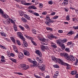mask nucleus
<instances>
[{"label": "nucleus", "instance_id": "36", "mask_svg": "<svg viewBox=\"0 0 78 78\" xmlns=\"http://www.w3.org/2000/svg\"><path fill=\"white\" fill-rule=\"evenodd\" d=\"M71 73L72 75H75V74H76V71H73Z\"/></svg>", "mask_w": 78, "mask_h": 78}, {"label": "nucleus", "instance_id": "29", "mask_svg": "<svg viewBox=\"0 0 78 78\" xmlns=\"http://www.w3.org/2000/svg\"><path fill=\"white\" fill-rule=\"evenodd\" d=\"M32 63H33L34 66H36L37 64V62L35 61H32Z\"/></svg>", "mask_w": 78, "mask_h": 78}, {"label": "nucleus", "instance_id": "48", "mask_svg": "<svg viewBox=\"0 0 78 78\" xmlns=\"http://www.w3.org/2000/svg\"><path fill=\"white\" fill-rule=\"evenodd\" d=\"M70 49L68 48H66L65 49L66 51H69Z\"/></svg>", "mask_w": 78, "mask_h": 78}, {"label": "nucleus", "instance_id": "26", "mask_svg": "<svg viewBox=\"0 0 78 78\" xmlns=\"http://www.w3.org/2000/svg\"><path fill=\"white\" fill-rule=\"evenodd\" d=\"M19 27L20 28L21 30H22V31H24V30H25V28H24V27H22V26H19Z\"/></svg>", "mask_w": 78, "mask_h": 78}, {"label": "nucleus", "instance_id": "31", "mask_svg": "<svg viewBox=\"0 0 78 78\" xmlns=\"http://www.w3.org/2000/svg\"><path fill=\"white\" fill-rule=\"evenodd\" d=\"M32 33L33 34H36V30L32 29Z\"/></svg>", "mask_w": 78, "mask_h": 78}, {"label": "nucleus", "instance_id": "9", "mask_svg": "<svg viewBox=\"0 0 78 78\" xmlns=\"http://www.w3.org/2000/svg\"><path fill=\"white\" fill-rule=\"evenodd\" d=\"M40 69L42 72L45 71V66L41 63H40Z\"/></svg>", "mask_w": 78, "mask_h": 78}, {"label": "nucleus", "instance_id": "19", "mask_svg": "<svg viewBox=\"0 0 78 78\" xmlns=\"http://www.w3.org/2000/svg\"><path fill=\"white\" fill-rule=\"evenodd\" d=\"M43 45H42L41 46V49L42 50H45V49H47V48H48V47L46 46L45 47L44 46H43Z\"/></svg>", "mask_w": 78, "mask_h": 78}, {"label": "nucleus", "instance_id": "11", "mask_svg": "<svg viewBox=\"0 0 78 78\" xmlns=\"http://www.w3.org/2000/svg\"><path fill=\"white\" fill-rule=\"evenodd\" d=\"M23 51L24 54L25 56H29L30 55V52L26 50H24Z\"/></svg>", "mask_w": 78, "mask_h": 78}, {"label": "nucleus", "instance_id": "38", "mask_svg": "<svg viewBox=\"0 0 78 78\" xmlns=\"http://www.w3.org/2000/svg\"><path fill=\"white\" fill-rule=\"evenodd\" d=\"M28 12H30V13H31L32 14H33L34 13V12L32 10H28Z\"/></svg>", "mask_w": 78, "mask_h": 78}, {"label": "nucleus", "instance_id": "57", "mask_svg": "<svg viewBox=\"0 0 78 78\" xmlns=\"http://www.w3.org/2000/svg\"><path fill=\"white\" fill-rule=\"evenodd\" d=\"M58 73H59V72H58V71H57V72H56L55 73V75H57V76H58Z\"/></svg>", "mask_w": 78, "mask_h": 78}, {"label": "nucleus", "instance_id": "58", "mask_svg": "<svg viewBox=\"0 0 78 78\" xmlns=\"http://www.w3.org/2000/svg\"><path fill=\"white\" fill-rule=\"evenodd\" d=\"M55 12H52V13H51V15L52 16H54V15H55Z\"/></svg>", "mask_w": 78, "mask_h": 78}, {"label": "nucleus", "instance_id": "52", "mask_svg": "<svg viewBox=\"0 0 78 78\" xmlns=\"http://www.w3.org/2000/svg\"><path fill=\"white\" fill-rule=\"evenodd\" d=\"M1 61L2 62H5L6 61H5V60H4V59H1Z\"/></svg>", "mask_w": 78, "mask_h": 78}, {"label": "nucleus", "instance_id": "25", "mask_svg": "<svg viewBox=\"0 0 78 78\" xmlns=\"http://www.w3.org/2000/svg\"><path fill=\"white\" fill-rule=\"evenodd\" d=\"M25 27L26 28V29H27V30H30V27H29V26L28 25L26 24L25 25Z\"/></svg>", "mask_w": 78, "mask_h": 78}, {"label": "nucleus", "instance_id": "1", "mask_svg": "<svg viewBox=\"0 0 78 78\" xmlns=\"http://www.w3.org/2000/svg\"><path fill=\"white\" fill-rule=\"evenodd\" d=\"M52 59L53 60V61H56L58 63H59V64H61L62 65H63L64 66H67V69H70L71 68L70 66L69 65V64L64 63L62 62V61L61 59L60 58H57L55 57H52Z\"/></svg>", "mask_w": 78, "mask_h": 78}, {"label": "nucleus", "instance_id": "37", "mask_svg": "<svg viewBox=\"0 0 78 78\" xmlns=\"http://www.w3.org/2000/svg\"><path fill=\"white\" fill-rule=\"evenodd\" d=\"M35 53L37 54V55H39V51L38 50H37L35 51Z\"/></svg>", "mask_w": 78, "mask_h": 78}, {"label": "nucleus", "instance_id": "28", "mask_svg": "<svg viewBox=\"0 0 78 78\" xmlns=\"http://www.w3.org/2000/svg\"><path fill=\"white\" fill-rule=\"evenodd\" d=\"M0 47L1 48H2V49H4V50H6V48L5 46H4L0 44Z\"/></svg>", "mask_w": 78, "mask_h": 78}, {"label": "nucleus", "instance_id": "63", "mask_svg": "<svg viewBox=\"0 0 78 78\" xmlns=\"http://www.w3.org/2000/svg\"><path fill=\"white\" fill-rule=\"evenodd\" d=\"M7 56H9V57H11V53H8L7 54Z\"/></svg>", "mask_w": 78, "mask_h": 78}, {"label": "nucleus", "instance_id": "43", "mask_svg": "<svg viewBox=\"0 0 78 78\" xmlns=\"http://www.w3.org/2000/svg\"><path fill=\"white\" fill-rule=\"evenodd\" d=\"M40 8H43V4L41 3L40 5Z\"/></svg>", "mask_w": 78, "mask_h": 78}, {"label": "nucleus", "instance_id": "47", "mask_svg": "<svg viewBox=\"0 0 78 78\" xmlns=\"http://www.w3.org/2000/svg\"><path fill=\"white\" fill-rule=\"evenodd\" d=\"M28 61H29V62H33V61L32 60H31V59L30 58H28Z\"/></svg>", "mask_w": 78, "mask_h": 78}, {"label": "nucleus", "instance_id": "14", "mask_svg": "<svg viewBox=\"0 0 78 78\" xmlns=\"http://www.w3.org/2000/svg\"><path fill=\"white\" fill-rule=\"evenodd\" d=\"M7 21L9 22V23H10V21L11 22V23H12L13 24H15V22L12 20L10 19V18H9L7 19Z\"/></svg>", "mask_w": 78, "mask_h": 78}, {"label": "nucleus", "instance_id": "62", "mask_svg": "<svg viewBox=\"0 0 78 78\" xmlns=\"http://www.w3.org/2000/svg\"><path fill=\"white\" fill-rule=\"evenodd\" d=\"M14 25L13 26L14 28H17V26L16 25V24H14Z\"/></svg>", "mask_w": 78, "mask_h": 78}, {"label": "nucleus", "instance_id": "18", "mask_svg": "<svg viewBox=\"0 0 78 78\" xmlns=\"http://www.w3.org/2000/svg\"><path fill=\"white\" fill-rule=\"evenodd\" d=\"M24 17L25 18L27 19V20H30V16H29L27 14H24Z\"/></svg>", "mask_w": 78, "mask_h": 78}, {"label": "nucleus", "instance_id": "60", "mask_svg": "<svg viewBox=\"0 0 78 78\" xmlns=\"http://www.w3.org/2000/svg\"><path fill=\"white\" fill-rule=\"evenodd\" d=\"M74 38L75 39H77V38H78V34H77L75 36Z\"/></svg>", "mask_w": 78, "mask_h": 78}, {"label": "nucleus", "instance_id": "46", "mask_svg": "<svg viewBox=\"0 0 78 78\" xmlns=\"http://www.w3.org/2000/svg\"><path fill=\"white\" fill-rule=\"evenodd\" d=\"M48 3L49 5H52L53 4V2L51 1H50L48 2Z\"/></svg>", "mask_w": 78, "mask_h": 78}, {"label": "nucleus", "instance_id": "22", "mask_svg": "<svg viewBox=\"0 0 78 78\" xmlns=\"http://www.w3.org/2000/svg\"><path fill=\"white\" fill-rule=\"evenodd\" d=\"M9 59L10 60H11V61H12V62H15V63H16V62H17V60L15 59L12 58H10Z\"/></svg>", "mask_w": 78, "mask_h": 78}, {"label": "nucleus", "instance_id": "33", "mask_svg": "<svg viewBox=\"0 0 78 78\" xmlns=\"http://www.w3.org/2000/svg\"><path fill=\"white\" fill-rule=\"evenodd\" d=\"M50 37H51V38H55V39H58V38L57 37L54 36L52 35H51Z\"/></svg>", "mask_w": 78, "mask_h": 78}, {"label": "nucleus", "instance_id": "4", "mask_svg": "<svg viewBox=\"0 0 78 78\" xmlns=\"http://www.w3.org/2000/svg\"><path fill=\"white\" fill-rule=\"evenodd\" d=\"M0 14L1 15H2L3 17L5 18V19H8L9 17L8 15L6 14H4V12L1 9H0Z\"/></svg>", "mask_w": 78, "mask_h": 78}, {"label": "nucleus", "instance_id": "7", "mask_svg": "<svg viewBox=\"0 0 78 78\" xmlns=\"http://www.w3.org/2000/svg\"><path fill=\"white\" fill-rule=\"evenodd\" d=\"M20 67L22 68L23 70H24L29 69L30 67L28 66H27L25 64H22L20 65Z\"/></svg>", "mask_w": 78, "mask_h": 78}, {"label": "nucleus", "instance_id": "51", "mask_svg": "<svg viewBox=\"0 0 78 78\" xmlns=\"http://www.w3.org/2000/svg\"><path fill=\"white\" fill-rule=\"evenodd\" d=\"M47 12H43L42 13V14H43V15H46L47 14Z\"/></svg>", "mask_w": 78, "mask_h": 78}, {"label": "nucleus", "instance_id": "39", "mask_svg": "<svg viewBox=\"0 0 78 78\" xmlns=\"http://www.w3.org/2000/svg\"><path fill=\"white\" fill-rule=\"evenodd\" d=\"M64 4V5H67L68 4V2H65L64 1L62 4Z\"/></svg>", "mask_w": 78, "mask_h": 78}, {"label": "nucleus", "instance_id": "49", "mask_svg": "<svg viewBox=\"0 0 78 78\" xmlns=\"http://www.w3.org/2000/svg\"><path fill=\"white\" fill-rule=\"evenodd\" d=\"M58 76V75H56L55 74L53 76V78H57V76Z\"/></svg>", "mask_w": 78, "mask_h": 78}, {"label": "nucleus", "instance_id": "13", "mask_svg": "<svg viewBox=\"0 0 78 78\" xmlns=\"http://www.w3.org/2000/svg\"><path fill=\"white\" fill-rule=\"evenodd\" d=\"M19 57L20 59H22L23 58V57H24V55H23L22 53L20 52L19 53Z\"/></svg>", "mask_w": 78, "mask_h": 78}, {"label": "nucleus", "instance_id": "5", "mask_svg": "<svg viewBox=\"0 0 78 78\" xmlns=\"http://www.w3.org/2000/svg\"><path fill=\"white\" fill-rule=\"evenodd\" d=\"M25 36L27 38V39H30V40H31V42L34 45H35V46H36V45H37V44H36V42H35L33 41L32 40H33V38L27 35H25Z\"/></svg>", "mask_w": 78, "mask_h": 78}, {"label": "nucleus", "instance_id": "45", "mask_svg": "<svg viewBox=\"0 0 78 78\" xmlns=\"http://www.w3.org/2000/svg\"><path fill=\"white\" fill-rule=\"evenodd\" d=\"M58 16H54L53 17V19H58Z\"/></svg>", "mask_w": 78, "mask_h": 78}, {"label": "nucleus", "instance_id": "59", "mask_svg": "<svg viewBox=\"0 0 78 78\" xmlns=\"http://www.w3.org/2000/svg\"><path fill=\"white\" fill-rule=\"evenodd\" d=\"M39 55L40 57H41V58L42 57V53L40 51L39 52Z\"/></svg>", "mask_w": 78, "mask_h": 78}, {"label": "nucleus", "instance_id": "2", "mask_svg": "<svg viewBox=\"0 0 78 78\" xmlns=\"http://www.w3.org/2000/svg\"><path fill=\"white\" fill-rule=\"evenodd\" d=\"M46 18L45 19L46 22H45V24L48 25H50V23H53L54 21H51V20H50V18L48 16H46Z\"/></svg>", "mask_w": 78, "mask_h": 78}, {"label": "nucleus", "instance_id": "40", "mask_svg": "<svg viewBox=\"0 0 78 78\" xmlns=\"http://www.w3.org/2000/svg\"><path fill=\"white\" fill-rule=\"evenodd\" d=\"M34 15H35V16H39V14H38L37 13L34 12Z\"/></svg>", "mask_w": 78, "mask_h": 78}, {"label": "nucleus", "instance_id": "50", "mask_svg": "<svg viewBox=\"0 0 78 78\" xmlns=\"http://www.w3.org/2000/svg\"><path fill=\"white\" fill-rule=\"evenodd\" d=\"M39 61L40 62H41V63H42L43 62V59L42 58H40Z\"/></svg>", "mask_w": 78, "mask_h": 78}, {"label": "nucleus", "instance_id": "44", "mask_svg": "<svg viewBox=\"0 0 78 78\" xmlns=\"http://www.w3.org/2000/svg\"><path fill=\"white\" fill-rule=\"evenodd\" d=\"M51 46L53 47H54V48H56L57 47V46H56V45L53 44H51Z\"/></svg>", "mask_w": 78, "mask_h": 78}, {"label": "nucleus", "instance_id": "20", "mask_svg": "<svg viewBox=\"0 0 78 78\" xmlns=\"http://www.w3.org/2000/svg\"><path fill=\"white\" fill-rule=\"evenodd\" d=\"M21 20L22 21V22H23L24 23H27V22H28V21H27V20L26 19L23 17H22L21 18Z\"/></svg>", "mask_w": 78, "mask_h": 78}, {"label": "nucleus", "instance_id": "34", "mask_svg": "<svg viewBox=\"0 0 78 78\" xmlns=\"http://www.w3.org/2000/svg\"><path fill=\"white\" fill-rule=\"evenodd\" d=\"M53 67L55 68H59V66L58 65H54L53 66Z\"/></svg>", "mask_w": 78, "mask_h": 78}, {"label": "nucleus", "instance_id": "15", "mask_svg": "<svg viewBox=\"0 0 78 78\" xmlns=\"http://www.w3.org/2000/svg\"><path fill=\"white\" fill-rule=\"evenodd\" d=\"M23 41V43L24 44V45L25 47H27L28 46V43L26 42L25 41V38H24V40H22Z\"/></svg>", "mask_w": 78, "mask_h": 78}, {"label": "nucleus", "instance_id": "3", "mask_svg": "<svg viewBox=\"0 0 78 78\" xmlns=\"http://www.w3.org/2000/svg\"><path fill=\"white\" fill-rule=\"evenodd\" d=\"M40 40L42 42H41V44L42 45H47L48 44V40H46L44 38H42L40 39Z\"/></svg>", "mask_w": 78, "mask_h": 78}, {"label": "nucleus", "instance_id": "17", "mask_svg": "<svg viewBox=\"0 0 78 78\" xmlns=\"http://www.w3.org/2000/svg\"><path fill=\"white\" fill-rule=\"evenodd\" d=\"M69 59H70L71 61H75V59L74 58V57L73 55H70L69 57Z\"/></svg>", "mask_w": 78, "mask_h": 78}, {"label": "nucleus", "instance_id": "55", "mask_svg": "<svg viewBox=\"0 0 78 78\" xmlns=\"http://www.w3.org/2000/svg\"><path fill=\"white\" fill-rule=\"evenodd\" d=\"M58 32L60 33H63V31H62V30H58Z\"/></svg>", "mask_w": 78, "mask_h": 78}, {"label": "nucleus", "instance_id": "23", "mask_svg": "<svg viewBox=\"0 0 78 78\" xmlns=\"http://www.w3.org/2000/svg\"><path fill=\"white\" fill-rule=\"evenodd\" d=\"M10 39L12 41V42H13V43H16V40H15V39H14V37H10Z\"/></svg>", "mask_w": 78, "mask_h": 78}, {"label": "nucleus", "instance_id": "61", "mask_svg": "<svg viewBox=\"0 0 78 78\" xmlns=\"http://www.w3.org/2000/svg\"><path fill=\"white\" fill-rule=\"evenodd\" d=\"M64 53H60V55L62 56H64Z\"/></svg>", "mask_w": 78, "mask_h": 78}, {"label": "nucleus", "instance_id": "56", "mask_svg": "<svg viewBox=\"0 0 78 78\" xmlns=\"http://www.w3.org/2000/svg\"><path fill=\"white\" fill-rule=\"evenodd\" d=\"M34 76L35 77V78H39V77L38 76H37V75L36 74H34Z\"/></svg>", "mask_w": 78, "mask_h": 78}, {"label": "nucleus", "instance_id": "24", "mask_svg": "<svg viewBox=\"0 0 78 78\" xmlns=\"http://www.w3.org/2000/svg\"><path fill=\"white\" fill-rule=\"evenodd\" d=\"M0 33L2 36H4V37H6V34L5 33L1 32H0Z\"/></svg>", "mask_w": 78, "mask_h": 78}, {"label": "nucleus", "instance_id": "27", "mask_svg": "<svg viewBox=\"0 0 78 78\" xmlns=\"http://www.w3.org/2000/svg\"><path fill=\"white\" fill-rule=\"evenodd\" d=\"M16 42L17 44H18V45H20V46L21 45V43H20V41H19V40H16Z\"/></svg>", "mask_w": 78, "mask_h": 78}, {"label": "nucleus", "instance_id": "21", "mask_svg": "<svg viewBox=\"0 0 78 78\" xmlns=\"http://www.w3.org/2000/svg\"><path fill=\"white\" fill-rule=\"evenodd\" d=\"M29 9H37L36 7L33 5L29 6Z\"/></svg>", "mask_w": 78, "mask_h": 78}, {"label": "nucleus", "instance_id": "12", "mask_svg": "<svg viewBox=\"0 0 78 78\" xmlns=\"http://www.w3.org/2000/svg\"><path fill=\"white\" fill-rule=\"evenodd\" d=\"M12 46L13 47V49L16 52V53H19V51H18V49L17 48L16 46L14 45H12Z\"/></svg>", "mask_w": 78, "mask_h": 78}, {"label": "nucleus", "instance_id": "10", "mask_svg": "<svg viewBox=\"0 0 78 78\" xmlns=\"http://www.w3.org/2000/svg\"><path fill=\"white\" fill-rule=\"evenodd\" d=\"M17 36H19L21 39H22V40H23L24 39V38L22 36V34L21 32H18L17 33Z\"/></svg>", "mask_w": 78, "mask_h": 78}, {"label": "nucleus", "instance_id": "30", "mask_svg": "<svg viewBox=\"0 0 78 78\" xmlns=\"http://www.w3.org/2000/svg\"><path fill=\"white\" fill-rule=\"evenodd\" d=\"M74 34V32H73V31H70V32L68 33V36H69L70 34H71V35H72V34Z\"/></svg>", "mask_w": 78, "mask_h": 78}, {"label": "nucleus", "instance_id": "32", "mask_svg": "<svg viewBox=\"0 0 78 78\" xmlns=\"http://www.w3.org/2000/svg\"><path fill=\"white\" fill-rule=\"evenodd\" d=\"M66 20H70V16L69 15H68L66 17Z\"/></svg>", "mask_w": 78, "mask_h": 78}, {"label": "nucleus", "instance_id": "53", "mask_svg": "<svg viewBox=\"0 0 78 78\" xmlns=\"http://www.w3.org/2000/svg\"><path fill=\"white\" fill-rule=\"evenodd\" d=\"M17 73L18 75H23V74L21 73Z\"/></svg>", "mask_w": 78, "mask_h": 78}, {"label": "nucleus", "instance_id": "8", "mask_svg": "<svg viewBox=\"0 0 78 78\" xmlns=\"http://www.w3.org/2000/svg\"><path fill=\"white\" fill-rule=\"evenodd\" d=\"M21 4H23V5H27L28 6L31 5H32L31 3H26V1L23 0H22L21 1Z\"/></svg>", "mask_w": 78, "mask_h": 78}, {"label": "nucleus", "instance_id": "41", "mask_svg": "<svg viewBox=\"0 0 78 78\" xmlns=\"http://www.w3.org/2000/svg\"><path fill=\"white\" fill-rule=\"evenodd\" d=\"M11 56H12V57H14L15 56V54L13 53H11Z\"/></svg>", "mask_w": 78, "mask_h": 78}, {"label": "nucleus", "instance_id": "54", "mask_svg": "<svg viewBox=\"0 0 78 78\" xmlns=\"http://www.w3.org/2000/svg\"><path fill=\"white\" fill-rule=\"evenodd\" d=\"M67 45H71L72 44V42H68L67 43Z\"/></svg>", "mask_w": 78, "mask_h": 78}, {"label": "nucleus", "instance_id": "16", "mask_svg": "<svg viewBox=\"0 0 78 78\" xmlns=\"http://www.w3.org/2000/svg\"><path fill=\"white\" fill-rule=\"evenodd\" d=\"M63 56H64V57H65V58L67 60H69V55H68V54H67L66 53H64V55H63Z\"/></svg>", "mask_w": 78, "mask_h": 78}, {"label": "nucleus", "instance_id": "42", "mask_svg": "<svg viewBox=\"0 0 78 78\" xmlns=\"http://www.w3.org/2000/svg\"><path fill=\"white\" fill-rule=\"evenodd\" d=\"M20 15L21 16H22L23 14H24V12H20Z\"/></svg>", "mask_w": 78, "mask_h": 78}, {"label": "nucleus", "instance_id": "6", "mask_svg": "<svg viewBox=\"0 0 78 78\" xmlns=\"http://www.w3.org/2000/svg\"><path fill=\"white\" fill-rule=\"evenodd\" d=\"M57 43L58 44H59L60 47H61L62 49V50H64L66 48V47H65V45L62 43H61V41H60L57 40Z\"/></svg>", "mask_w": 78, "mask_h": 78}, {"label": "nucleus", "instance_id": "35", "mask_svg": "<svg viewBox=\"0 0 78 78\" xmlns=\"http://www.w3.org/2000/svg\"><path fill=\"white\" fill-rule=\"evenodd\" d=\"M61 41L63 43H65V42H66L67 41V40L66 39H64L62 40Z\"/></svg>", "mask_w": 78, "mask_h": 78}, {"label": "nucleus", "instance_id": "64", "mask_svg": "<svg viewBox=\"0 0 78 78\" xmlns=\"http://www.w3.org/2000/svg\"><path fill=\"white\" fill-rule=\"evenodd\" d=\"M1 2H6V0H0Z\"/></svg>", "mask_w": 78, "mask_h": 78}]
</instances>
